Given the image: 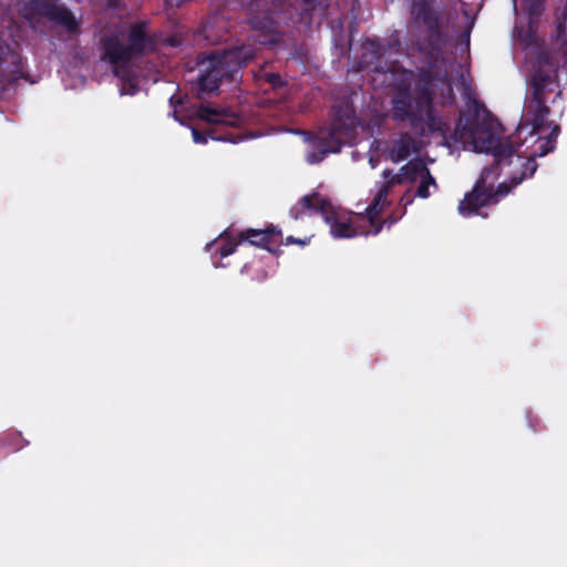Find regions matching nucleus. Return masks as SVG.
I'll return each instance as SVG.
<instances>
[{"mask_svg":"<svg viewBox=\"0 0 567 567\" xmlns=\"http://www.w3.org/2000/svg\"><path fill=\"white\" fill-rule=\"evenodd\" d=\"M513 4H514L513 6L514 12L517 14V12H518L517 1H514Z\"/></svg>","mask_w":567,"mask_h":567,"instance_id":"nucleus-37","label":"nucleus"},{"mask_svg":"<svg viewBox=\"0 0 567 567\" xmlns=\"http://www.w3.org/2000/svg\"><path fill=\"white\" fill-rule=\"evenodd\" d=\"M146 29V21H138L130 27L126 44L131 62L142 56L150 47H153V40L147 34Z\"/></svg>","mask_w":567,"mask_h":567,"instance_id":"nucleus-12","label":"nucleus"},{"mask_svg":"<svg viewBox=\"0 0 567 567\" xmlns=\"http://www.w3.org/2000/svg\"><path fill=\"white\" fill-rule=\"evenodd\" d=\"M383 177L385 181L381 184L375 197L371 204L367 207V216L371 226L374 227L373 235H378L383 226V223L379 221V217L383 212L384 207L389 204L386 197L395 185H402L405 183L402 172L393 174L391 169L386 168L383 171Z\"/></svg>","mask_w":567,"mask_h":567,"instance_id":"nucleus-7","label":"nucleus"},{"mask_svg":"<svg viewBox=\"0 0 567 567\" xmlns=\"http://www.w3.org/2000/svg\"><path fill=\"white\" fill-rule=\"evenodd\" d=\"M328 224L330 225V233L334 238H352L359 234L351 223L337 217L333 207H331L330 223Z\"/></svg>","mask_w":567,"mask_h":567,"instance_id":"nucleus-17","label":"nucleus"},{"mask_svg":"<svg viewBox=\"0 0 567 567\" xmlns=\"http://www.w3.org/2000/svg\"><path fill=\"white\" fill-rule=\"evenodd\" d=\"M254 56L255 48L246 44L213 51L199 62L203 68L198 78V97L204 99V94L217 91L224 82H234L238 72Z\"/></svg>","mask_w":567,"mask_h":567,"instance_id":"nucleus-3","label":"nucleus"},{"mask_svg":"<svg viewBox=\"0 0 567 567\" xmlns=\"http://www.w3.org/2000/svg\"><path fill=\"white\" fill-rule=\"evenodd\" d=\"M520 9L527 11L529 24L535 22L544 11V2H522Z\"/></svg>","mask_w":567,"mask_h":567,"instance_id":"nucleus-26","label":"nucleus"},{"mask_svg":"<svg viewBox=\"0 0 567 567\" xmlns=\"http://www.w3.org/2000/svg\"><path fill=\"white\" fill-rule=\"evenodd\" d=\"M47 7V16L55 23L64 27L69 33L79 31V22L74 14L64 7H55L56 2H41Z\"/></svg>","mask_w":567,"mask_h":567,"instance_id":"nucleus-15","label":"nucleus"},{"mask_svg":"<svg viewBox=\"0 0 567 567\" xmlns=\"http://www.w3.org/2000/svg\"><path fill=\"white\" fill-rule=\"evenodd\" d=\"M465 18H466V21L468 22V27L466 28V30L464 31V37L466 38V41L468 42L470 41V33H471V29L474 24V18H472L467 11V9L463 8L462 9Z\"/></svg>","mask_w":567,"mask_h":567,"instance_id":"nucleus-31","label":"nucleus"},{"mask_svg":"<svg viewBox=\"0 0 567 567\" xmlns=\"http://www.w3.org/2000/svg\"><path fill=\"white\" fill-rule=\"evenodd\" d=\"M426 171H429V167L420 158L411 159L401 167L402 176L404 177L405 183H410V184H413L416 181H419L420 177Z\"/></svg>","mask_w":567,"mask_h":567,"instance_id":"nucleus-18","label":"nucleus"},{"mask_svg":"<svg viewBox=\"0 0 567 567\" xmlns=\"http://www.w3.org/2000/svg\"><path fill=\"white\" fill-rule=\"evenodd\" d=\"M523 169L518 176H513V184L519 185L524 179L530 178L536 173L538 165L536 163L535 156H529L523 163Z\"/></svg>","mask_w":567,"mask_h":567,"instance_id":"nucleus-24","label":"nucleus"},{"mask_svg":"<svg viewBox=\"0 0 567 567\" xmlns=\"http://www.w3.org/2000/svg\"><path fill=\"white\" fill-rule=\"evenodd\" d=\"M556 78V69L543 65L532 76V94L526 111L527 115H530L533 131L536 133L550 126V123L547 121L550 114V109L547 105V94L554 92Z\"/></svg>","mask_w":567,"mask_h":567,"instance_id":"nucleus-4","label":"nucleus"},{"mask_svg":"<svg viewBox=\"0 0 567 567\" xmlns=\"http://www.w3.org/2000/svg\"><path fill=\"white\" fill-rule=\"evenodd\" d=\"M198 116L204 120V121H207V122H210V123H223L224 121L221 120V114L214 110V109H210L208 106H200L199 110H198Z\"/></svg>","mask_w":567,"mask_h":567,"instance_id":"nucleus-27","label":"nucleus"},{"mask_svg":"<svg viewBox=\"0 0 567 567\" xmlns=\"http://www.w3.org/2000/svg\"><path fill=\"white\" fill-rule=\"evenodd\" d=\"M100 42L102 60L112 64L115 71L131 63L123 32L113 31L106 33L101 38Z\"/></svg>","mask_w":567,"mask_h":567,"instance_id":"nucleus-9","label":"nucleus"},{"mask_svg":"<svg viewBox=\"0 0 567 567\" xmlns=\"http://www.w3.org/2000/svg\"><path fill=\"white\" fill-rule=\"evenodd\" d=\"M416 151L417 147L415 138L409 133H403L399 140L393 143L389 157L393 163H400L406 159L412 152Z\"/></svg>","mask_w":567,"mask_h":567,"instance_id":"nucleus-16","label":"nucleus"},{"mask_svg":"<svg viewBox=\"0 0 567 567\" xmlns=\"http://www.w3.org/2000/svg\"><path fill=\"white\" fill-rule=\"evenodd\" d=\"M420 184L416 188V192H415V195L416 197H420V198H429L431 193H430V186H433L434 188H437V184H436V181L435 178L433 177V175L431 174L430 169L426 171L421 177H420Z\"/></svg>","mask_w":567,"mask_h":567,"instance_id":"nucleus-23","label":"nucleus"},{"mask_svg":"<svg viewBox=\"0 0 567 567\" xmlns=\"http://www.w3.org/2000/svg\"><path fill=\"white\" fill-rule=\"evenodd\" d=\"M432 80L427 71H420L413 92L409 84H398L391 100L392 118L398 123L409 122L410 127L420 136L437 133L454 143L472 141L477 148L484 145L488 134L494 133L481 123L478 111L461 116L451 132L449 123L435 112Z\"/></svg>","mask_w":567,"mask_h":567,"instance_id":"nucleus-1","label":"nucleus"},{"mask_svg":"<svg viewBox=\"0 0 567 567\" xmlns=\"http://www.w3.org/2000/svg\"><path fill=\"white\" fill-rule=\"evenodd\" d=\"M281 237V230L271 225L265 229L248 228L240 231L239 243L248 241L252 246L261 247L274 255H279L281 252L279 245L276 248H272L270 245Z\"/></svg>","mask_w":567,"mask_h":567,"instance_id":"nucleus-10","label":"nucleus"},{"mask_svg":"<svg viewBox=\"0 0 567 567\" xmlns=\"http://www.w3.org/2000/svg\"><path fill=\"white\" fill-rule=\"evenodd\" d=\"M311 150L307 153V162L309 164H318L322 162L328 154L340 152V142L329 138L324 133H320L311 140Z\"/></svg>","mask_w":567,"mask_h":567,"instance_id":"nucleus-14","label":"nucleus"},{"mask_svg":"<svg viewBox=\"0 0 567 567\" xmlns=\"http://www.w3.org/2000/svg\"><path fill=\"white\" fill-rule=\"evenodd\" d=\"M331 203L319 193L313 192L302 196L298 203L291 207L290 216L299 219L306 210L321 214L327 223H330Z\"/></svg>","mask_w":567,"mask_h":567,"instance_id":"nucleus-11","label":"nucleus"},{"mask_svg":"<svg viewBox=\"0 0 567 567\" xmlns=\"http://www.w3.org/2000/svg\"><path fill=\"white\" fill-rule=\"evenodd\" d=\"M248 12V23L255 31H260L258 41L262 44L278 41L279 27L284 18L278 11L292 2H241Z\"/></svg>","mask_w":567,"mask_h":567,"instance_id":"nucleus-5","label":"nucleus"},{"mask_svg":"<svg viewBox=\"0 0 567 567\" xmlns=\"http://www.w3.org/2000/svg\"><path fill=\"white\" fill-rule=\"evenodd\" d=\"M557 32L558 37L564 42H567V2H565V6L557 18Z\"/></svg>","mask_w":567,"mask_h":567,"instance_id":"nucleus-28","label":"nucleus"},{"mask_svg":"<svg viewBox=\"0 0 567 567\" xmlns=\"http://www.w3.org/2000/svg\"><path fill=\"white\" fill-rule=\"evenodd\" d=\"M560 132L559 125H554L551 127V131L549 135L546 137V140L539 145L537 151H535V154L533 156H546L548 153L553 152L556 146V140Z\"/></svg>","mask_w":567,"mask_h":567,"instance_id":"nucleus-22","label":"nucleus"},{"mask_svg":"<svg viewBox=\"0 0 567 567\" xmlns=\"http://www.w3.org/2000/svg\"><path fill=\"white\" fill-rule=\"evenodd\" d=\"M257 81L267 83L270 89L272 90H279L284 87L287 82L281 78V75L277 72H269L265 68H261L256 74H255Z\"/></svg>","mask_w":567,"mask_h":567,"instance_id":"nucleus-20","label":"nucleus"},{"mask_svg":"<svg viewBox=\"0 0 567 567\" xmlns=\"http://www.w3.org/2000/svg\"><path fill=\"white\" fill-rule=\"evenodd\" d=\"M412 12L417 22L425 27L427 40L432 49L431 60L437 61L441 54L440 47L443 42L442 18L432 7V2H412Z\"/></svg>","mask_w":567,"mask_h":567,"instance_id":"nucleus-6","label":"nucleus"},{"mask_svg":"<svg viewBox=\"0 0 567 567\" xmlns=\"http://www.w3.org/2000/svg\"><path fill=\"white\" fill-rule=\"evenodd\" d=\"M517 147L511 140H502L496 134H488V137L484 140V145H481L478 148L482 152L492 154L494 163L482 169L472 190L465 194L464 198L458 203L457 208L462 216L470 217L477 214L482 207L494 204V194L491 193V185H487V182L489 177H492V182L499 177L501 165L511 164V158L516 153Z\"/></svg>","mask_w":567,"mask_h":567,"instance_id":"nucleus-2","label":"nucleus"},{"mask_svg":"<svg viewBox=\"0 0 567 567\" xmlns=\"http://www.w3.org/2000/svg\"><path fill=\"white\" fill-rule=\"evenodd\" d=\"M169 103H171V105H173V106H176V105H178V104H182V97L176 96V95H172V96L169 97Z\"/></svg>","mask_w":567,"mask_h":567,"instance_id":"nucleus-34","label":"nucleus"},{"mask_svg":"<svg viewBox=\"0 0 567 567\" xmlns=\"http://www.w3.org/2000/svg\"><path fill=\"white\" fill-rule=\"evenodd\" d=\"M433 60L430 62L429 68H417L416 73L420 71H427L433 81V92L434 96L436 95V91H439L440 100L442 105H453L456 101L453 86L446 73H441L437 71H433L432 66L435 64Z\"/></svg>","mask_w":567,"mask_h":567,"instance_id":"nucleus-13","label":"nucleus"},{"mask_svg":"<svg viewBox=\"0 0 567 567\" xmlns=\"http://www.w3.org/2000/svg\"><path fill=\"white\" fill-rule=\"evenodd\" d=\"M192 135H193V138H194V142L195 143H200V144H205L207 143V140H208V136L205 132H200L196 128H193L192 130Z\"/></svg>","mask_w":567,"mask_h":567,"instance_id":"nucleus-30","label":"nucleus"},{"mask_svg":"<svg viewBox=\"0 0 567 567\" xmlns=\"http://www.w3.org/2000/svg\"><path fill=\"white\" fill-rule=\"evenodd\" d=\"M227 236H228V231H227V230H225V231L220 235V237H221V238H224V239H225Z\"/></svg>","mask_w":567,"mask_h":567,"instance_id":"nucleus-38","label":"nucleus"},{"mask_svg":"<svg viewBox=\"0 0 567 567\" xmlns=\"http://www.w3.org/2000/svg\"><path fill=\"white\" fill-rule=\"evenodd\" d=\"M27 444L20 432L9 431L0 435V446L6 453L17 452Z\"/></svg>","mask_w":567,"mask_h":567,"instance_id":"nucleus-19","label":"nucleus"},{"mask_svg":"<svg viewBox=\"0 0 567 567\" xmlns=\"http://www.w3.org/2000/svg\"><path fill=\"white\" fill-rule=\"evenodd\" d=\"M363 48L369 51V53L362 54L360 66L364 63H372L378 61L382 54V47L375 40L367 39L363 43Z\"/></svg>","mask_w":567,"mask_h":567,"instance_id":"nucleus-21","label":"nucleus"},{"mask_svg":"<svg viewBox=\"0 0 567 567\" xmlns=\"http://www.w3.org/2000/svg\"><path fill=\"white\" fill-rule=\"evenodd\" d=\"M239 244H240L239 238L237 240L229 239V240L223 243V245L219 248L220 257L224 258V257H228L231 254H234Z\"/></svg>","mask_w":567,"mask_h":567,"instance_id":"nucleus-29","label":"nucleus"},{"mask_svg":"<svg viewBox=\"0 0 567 567\" xmlns=\"http://www.w3.org/2000/svg\"><path fill=\"white\" fill-rule=\"evenodd\" d=\"M305 4V7L302 8V10H310V9H313L315 8V2H309V1H306V2H302Z\"/></svg>","mask_w":567,"mask_h":567,"instance_id":"nucleus-35","label":"nucleus"},{"mask_svg":"<svg viewBox=\"0 0 567 567\" xmlns=\"http://www.w3.org/2000/svg\"><path fill=\"white\" fill-rule=\"evenodd\" d=\"M487 185H491V193L494 194V204L498 203L499 197L506 196L514 187L517 186L513 184V176L511 177L509 183L503 182L498 184L496 188L494 187V182H492V177H489Z\"/></svg>","mask_w":567,"mask_h":567,"instance_id":"nucleus-25","label":"nucleus"},{"mask_svg":"<svg viewBox=\"0 0 567 567\" xmlns=\"http://www.w3.org/2000/svg\"><path fill=\"white\" fill-rule=\"evenodd\" d=\"M118 3H120V2H109V7H110L111 9H117V8H120Z\"/></svg>","mask_w":567,"mask_h":567,"instance_id":"nucleus-36","label":"nucleus"},{"mask_svg":"<svg viewBox=\"0 0 567 567\" xmlns=\"http://www.w3.org/2000/svg\"><path fill=\"white\" fill-rule=\"evenodd\" d=\"M400 203L404 206V209L406 206L411 205L413 203V195L411 194V189H408L401 197Z\"/></svg>","mask_w":567,"mask_h":567,"instance_id":"nucleus-32","label":"nucleus"},{"mask_svg":"<svg viewBox=\"0 0 567 567\" xmlns=\"http://www.w3.org/2000/svg\"><path fill=\"white\" fill-rule=\"evenodd\" d=\"M212 140H226V137H215V136H210Z\"/></svg>","mask_w":567,"mask_h":567,"instance_id":"nucleus-39","label":"nucleus"},{"mask_svg":"<svg viewBox=\"0 0 567 567\" xmlns=\"http://www.w3.org/2000/svg\"><path fill=\"white\" fill-rule=\"evenodd\" d=\"M308 243H309V239H299V238H295L293 236H288L285 241L286 245L298 244L301 246H305Z\"/></svg>","mask_w":567,"mask_h":567,"instance_id":"nucleus-33","label":"nucleus"},{"mask_svg":"<svg viewBox=\"0 0 567 567\" xmlns=\"http://www.w3.org/2000/svg\"><path fill=\"white\" fill-rule=\"evenodd\" d=\"M321 132L331 138L332 142H340V147L349 143L355 132L353 110L348 104L334 106L330 127Z\"/></svg>","mask_w":567,"mask_h":567,"instance_id":"nucleus-8","label":"nucleus"}]
</instances>
